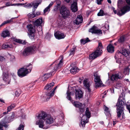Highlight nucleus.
<instances>
[{
    "instance_id": "f257e3e1",
    "label": "nucleus",
    "mask_w": 130,
    "mask_h": 130,
    "mask_svg": "<svg viewBox=\"0 0 130 130\" xmlns=\"http://www.w3.org/2000/svg\"><path fill=\"white\" fill-rule=\"evenodd\" d=\"M123 93H121L119 98L118 102L117 104V116L118 118H120L122 115V118L121 119H124L125 118V114L124 112V103L122 101L123 99L124 100L125 96L123 95Z\"/></svg>"
},
{
    "instance_id": "f03ea898",
    "label": "nucleus",
    "mask_w": 130,
    "mask_h": 130,
    "mask_svg": "<svg viewBox=\"0 0 130 130\" xmlns=\"http://www.w3.org/2000/svg\"><path fill=\"white\" fill-rule=\"evenodd\" d=\"M48 115L45 112H42L39 114L37 117L39 120L36 122V124L38 125L39 128L43 129H47V125L44 124V121L43 120H45V119H46Z\"/></svg>"
},
{
    "instance_id": "7ed1b4c3",
    "label": "nucleus",
    "mask_w": 130,
    "mask_h": 130,
    "mask_svg": "<svg viewBox=\"0 0 130 130\" xmlns=\"http://www.w3.org/2000/svg\"><path fill=\"white\" fill-rule=\"evenodd\" d=\"M32 64L31 63H30L28 65L25 66L23 67L20 68L18 72V76L20 77H22L30 72L32 68Z\"/></svg>"
},
{
    "instance_id": "20e7f679",
    "label": "nucleus",
    "mask_w": 130,
    "mask_h": 130,
    "mask_svg": "<svg viewBox=\"0 0 130 130\" xmlns=\"http://www.w3.org/2000/svg\"><path fill=\"white\" fill-rule=\"evenodd\" d=\"M128 5H126L122 7L120 10L118 11L117 14L119 16H121L130 10V0H125Z\"/></svg>"
},
{
    "instance_id": "39448f33",
    "label": "nucleus",
    "mask_w": 130,
    "mask_h": 130,
    "mask_svg": "<svg viewBox=\"0 0 130 130\" xmlns=\"http://www.w3.org/2000/svg\"><path fill=\"white\" fill-rule=\"evenodd\" d=\"M58 60H56L50 65V69L52 71V72H51V73L57 70L60 68L62 65V59L60 60L59 63L57 62Z\"/></svg>"
},
{
    "instance_id": "423d86ee",
    "label": "nucleus",
    "mask_w": 130,
    "mask_h": 130,
    "mask_svg": "<svg viewBox=\"0 0 130 130\" xmlns=\"http://www.w3.org/2000/svg\"><path fill=\"white\" fill-rule=\"evenodd\" d=\"M60 14L62 17L64 19L68 18L70 15V12L69 9L64 5H63L59 9Z\"/></svg>"
},
{
    "instance_id": "0eeeda50",
    "label": "nucleus",
    "mask_w": 130,
    "mask_h": 130,
    "mask_svg": "<svg viewBox=\"0 0 130 130\" xmlns=\"http://www.w3.org/2000/svg\"><path fill=\"white\" fill-rule=\"evenodd\" d=\"M34 26V25L30 24L27 26L28 32V35L30 38L32 40L34 39L35 32V28Z\"/></svg>"
},
{
    "instance_id": "6e6552de",
    "label": "nucleus",
    "mask_w": 130,
    "mask_h": 130,
    "mask_svg": "<svg viewBox=\"0 0 130 130\" xmlns=\"http://www.w3.org/2000/svg\"><path fill=\"white\" fill-rule=\"evenodd\" d=\"M37 49L35 45L27 47L25 48L23 52V55L24 56H26L32 54Z\"/></svg>"
},
{
    "instance_id": "1a4fd4ad",
    "label": "nucleus",
    "mask_w": 130,
    "mask_h": 130,
    "mask_svg": "<svg viewBox=\"0 0 130 130\" xmlns=\"http://www.w3.org/2000/svg\"><path fill=\"white\" fill-rule=\"evenodd\" d=\"M103 53L102 50L97 48L96 50L92 54L89 55V59L93 60L97 57L101 56Z\"/></svg>"
},
{
    "instance_id": "9d476101",
    "label": "nucleus",
    "mask_w": 130,
    "mask_h": 130,
    "mask_svg": "<svg viewBox=\"0 0 130 130\" xmlns=\"http://www.w3.org/2000/svg\"><path fill=\"white\" fill-rule=\"evenodd\" d=\"M95 78L94 80L96 85V87H99L101 86L102 84V82L100 79V77L98 75H94Z\"/></svg>"
},
{
    "instance_id": "9b49d317",
    "label": "nucleus",
    "mask_w": 130,
    "mask_h": 130,
    "mask_svg": "<svg viewBox=\"0 0 130 130\" xmlns=\"http://www.w3.org/2000/svg\"><path fill=\"white\" fill-rule=\"evenodd\" d=\"M123 76L124 75L122 73L119 72L117 73L112 74L111 76V79L112 81L116 80L122 78Z\"/></svg>"
},
{
    "instance_id": "f8f14e48",
    "label": "nucleus",
    "mask_w": 130,
    "mask_h": 130,
    "mask_svg": "<svg viewBox=\"0 0 130 130\" xmlns=\"http://www.w3.org/2000/svg\"><path fill=\"white\" fill-rule=\"evenodd\" d=\"M34 25L37 27L39 26L40 29L39 31L42 30V26L43 24V19L42 18L37 19L34 22Z\"/></svg>"
},
{
    "instance_id": "ddd939ff",
    "label": "nucleus",
    "mask_w": 130,
    "mask_h": 130,
    "mask_svg": "<svg viewBox=\"0 0 130 130\" xmlns=\"http://www.w3.org/2000/svg\"><path fill=\"white\" fill-rule=\"evenodd\" d=\"M46 123H44V125H47V129L49 127V124L53 123L54 122V119L50 115H48L46 119H45Z\"/></svg>"
},
{
    "instance_id": "4468645a",
    "label": "nucleus",
    "mask_w": 130,
    "mask_h": 130,
    "mask_svg": "<svg viewBox=\"0 0 130 130\" xmlns=\"http://www.w3.org/2000/svg\"><path fill=\"white\" fill-rule=\"evenodd\" d=\"M82 115L80 126H82V127H84L85 126L86 124L88 122L89 119H88V118L86 115Z\"/></svg>"
},
{
    "instance_id": "2eb2a0df",
    "label": "nucleus",
    "mask_w": 130,
    "mask_h": 130,
    "mask_svg": "<svg viewBox=\"0 0 130 130\" xmlns=\"http://www.w3.org/2000/svg\"><path fill=\"white\" fill-rule=\"evenodd\" d=\"M14 114L13 113H12L11 115L6 116L4 119L5 120H6L7 119V120L6 121V123H9L12 121L14 119Z\"/></svg>"
},
{
    "instance_id": "dca6fc26",
    "label": "nucleus",
    "mask_w": 130,
    "mask_h": 130,
    "mask_svg": "<svg viewBox=\"0 0 130 130\" xmlns=\"http://www.w3.org/2000/svg\"><path fill=\"white\" fill-rule=\"evenodd\" d=\"M54 36L56 38L58 39H63L65 36L64 34L59 31H57L55 33Z\"/></svg>"
},
{
    "instance_id": "f3484780",
    "label": "nucleus",
    "mask_w": 130,
    "mask_h": 130,
    "mask_svg": "<svg viewBox=\"0 0 130 130\" xmlns=\"http://www.w3.org/2000/svg\"><path fill=\"white\" fill-rule=\"evenodd\" d=\"M75 97L76 99H80L83 96V92L82 91L79 90L75 89Z\"/></svg>"
},
{
    "instance_id": "a211bd4d",
    "label": "nucleus",
    "mask_w": 130,
    "mask_h": 130,
    "mask_svg": "<svg viewBox=\"0 0 130 130\" xmlns=\"http://www.w3.org/2000/svg\"><path fill=\"white\" fill-rule=\"evenodd\" d=\"M83 21V17L81 15H78L77 17L74 22L76 24H79L81 23Z\"/></svg>"
},
{
    "instance_id": "6ab92c4d",
    "label": "nucleus",
    "mask_w": 130,
    "mask_h": 130,
    "mask_svg": "<svg viewBox=\"0 0 130 130\" xmlns=\"http://www.w3.org/2000/svg\"><path fill=\"white\" fill-rule=\"evenodd\" d=\"M71 9L72 12H75L78 10L77 4L76 2H74L72 4L71 6Z\"/></svg>"
},
{
    "instance_id": "aec40b11",
    "label": "nucleus",
    "mask_w": 130,
    "mask_h": 130,
    "mask_svg": "<svg viewBox=\"0 0 130 130\" xmlns=\"http://www.w3.org/2000/svg\"><path fill=\"white\" fill-rule=\"evenodd\" d=\"M83 84L84 85V86L87 88L88 91L89 92H90L91 90L89 88L90 85L88 82V79H86L84 80Z\"/></svg>"
},
{
    "instance_id": "412c9836",
    "label": "nucleus",
    "mask_w": 130,
    "mask_h": 130,
    "mask_svg": "<svg viewBox=\"0 0 130 130\" xmlns=\"http://www.w3.org/2000/svg\"><path fill=\"white\" fill-rule=\"evenodd\" d=\"M12 47V46L11 45L7 43L4 44L2 46V49L6 50H9Z\"/></svg>"
},
{
    "instance_id": "4be33fe9",
    "label": "nucleus",
    "mask_w": 130,
    "mask_h": 130,
    "mask_svg": "<svg viewBox=\"0 0 130 130\" xmlns=\"http://www.w3.org/2000/svg\"><path fill=\"white\" fill-rule=\"evenodd\" d=\"M10 36V33L9 31L7 30H5L2 32L1 36L3 38H5Z\"/></svg>"
},
{
    "instance_id": "5701e85b",
    "label": "nucleus",
    "mask_w": 130,
    "mask_h": 130,
    "mask_svg": "<svg viewBox=\"0 0 130 130\" xmlns=\"http://www.w3.org/2000/svg\"><path fill=\"white\" fill-rule=\"evenodd\" d=\"M54 85V83L53 82L47 84L45 86L44 89L47 90H50L52 88Z\"/></svg>"
},
{
    "instance_id": "b1692460",
    "label": "nucleus",
    "mask_w": 130,
    "mask_h": 130,
    "mask_svg": "<svg viewBox=\"0 0 130 130\" xmlns=\"http://www.w3.org/2000/svg\"><path fill=\"white\" fill-rule=\"evenodd\" d=\"M52 75V74H51V73H50L45 74L42 77L41 80L44 81L47 79L48 78L51 77Z\"/></svg>"
},
{
    "instance_id": "393cba45",
    "label": "nucleus",
    "mask_w": 130,
    "mask_h": 130,
    "mask_svg": "<svg viewBox=\"0 0 130 130\" xmlns=\"http://www.w3.org/2000/svg\"><path fill=\"white\" fill-rule=\"evenodd\" d=\"M114 47L111 44H109L107 47V49L108 52L110 53H112L114 52Z\"/></svg>"
},
{
    "instance_id": "a878e982",
    "label": "nucleus",
    "mask_w": 130,
    "mask_h": 130,
    "mask_svg": "<svg viewBox=\"0 0 130 130\" xmlns=\"http://www.w3.org/2000/svg\"><path fill=\"white\" fill-rule=\"evenodd\" d=\"M41 2V1L39 0L37 1L36 3H33V5L34 7V9H33V11L35 12V10L37 9L38 6L40 4Z\"/></svg>"
},
{
    "instance_id": "bb28decb",
    "label": "nucleus",
    "mask_w": 130,
    "mask_h": 130,
    "mask_svg": "<svg viewBox=\"0 0 130 130\" xmlns=\"http://www.w3.org/2000/svg\"><path fill=\"white\" fill-rule=\"evenodd\" d=\"M79 70L76 67H72L70 70L71 73L73 74H75L77 73Z\"/></svg>"
},
{
    "instance_id": "cd10ccee",
    "label": "nucleus",
    "mask_w": 130,
    "mask_h": 130,
    "mask_svg": "<svg viewBox=\"0 0 130 130\" xmlns=\"http://www.w3.org/2000/svg\"><path fill=\"white\" fill-rule=\"evenodd\" d=\"M12 39L14 41H15L20 44H26V42L25 41L23 40L19 39H18L15 38H13Z\"/></svg>"
},
{
    "instance_id": "c85d7f7f",
    "label": "nucleus",
    "mask_w": 130,
    "mask_h": 130,
    "mask_svg": "<svg viewBox=\"0 0 130 130\" xmlns=\"http://www.w3.org/2000/svg\"><path fill=\"white\" fill-rule=\"evenodd\" d=\"M57 87L56 86L53 89V90L52 92L51 91L50 92H47L46 93V95L49 96V99L54 95L55 93V90L56 89Z\"/></svg>"
},
{
    "instance_id": "c756f323",
    "label": "nucleus",
    "mask_w": 130,
    "mask_h": 130,
    "mask_svg": "<svg viewBox=\"0 0 130 130\" xmlns=\"http://www.w3.org/2000/svg\"><path fill=\"white\" fill-rule=\"evenodd\" d=\"M122 55L126 57L128 56L130 53V52L127 50L123 49L121 51Z\"/></svg>"
},
{
    "instance_id": "7c9ffc66",
    "label": "nucleus",
    "mask_w": 130,
    "mask_h": 130,
    "mask_svg": "<svg viewBox=\"0 0 130 130\" xmlns=\"http://www.w3.org/2000/svg\"><path fill=\"white\" fill-rule=\"evenodd\" d=\"M3 80L5 82H7L9 80L8 75V73H3Z\"/></svg>"
},
{
    "instance_id": "2f4dec72",
    "label": "nucleus",
    "mask_w": 130,
    "mask_h": 130,
    "mask_svg": "<svg viewBox=\"0 0 130 130\" xmlns=\"http://www.w3.org/2000/svg\"><path fill=\"white\" fill-rule=\"evenodd\" d=\"M15 106V104H11L10 106L8 107L7 109V112H4L3 113V114H5L7 113L9 111L11 110V109L14 108Z\"/></svg>"
},
{
    "instance_id": "473e14b6",
    "label": "nucleus",
    "mask_w": 130,
    "mask_h": 130,
    "mask_svg": "<svg viewBox=\"0 0 130 130\" xmlns=\"http://www.w3.org/2000/svg\"><path fill=\"white\" fill-rule=\"evenodd\" d=\"M66 93L67 94V96L66 97L71 102H73V100L72 99L71 97V92L69 91V90H68Z\"/></svg>"
},
{
    "instance_id": "72a5a7b5",
    "label": "nucleus",
    "mask_w": 130,
    "mask_h": 130,
    "mask_svg": "<svg viewBox=\"0 0 130 130\" xmlns=\"http://www.w3.org/2000/svg\"><path fill=\"white\" fill-rule=\"evenodd\" d=\"M122 55L121 51L117 52L115 56V58L116 59H117L118 58H121Z\"/></svg>"
},
{
    "instance_id": "f704fd0d",
    "label": "nucleus",
    "mask_w": 130,
    "mask_h": 130,
    "mask_svg": "<svg viewBox=\"0 0 130 130\" xmlns=\"http://www.w3.org/2000/svg\"><path fill=\"white\" fill-rule=\"evenodd\" d=\"M13 18H11L10 20H8L4 22L0 25V27H2L4 25L8 23H9L12 22V19Z\"/></svg>"
},
{
    "instance_id": "c9c22d12",
    "label": "nucleus",
    "mask_w": 130,
    "mask_h": 130,
    "mask_svg": "<svg viewBox=\"0 0 130 130\" xmlns=\"http://www.w3.org/2000/svg\"><path fill=\"white\" fill-rule=\"evenodd\" d=\"M97 28V27L95 26H93L91 28L89 29V31L90 32H91L92 34H94L96 29Z\"/></svg>"
},
{
    "instance_id": "e433bc0d",
    "label": "nucleus",
    "mask_w": 130,
    "mask_h": 130,
    "mask_svg": "<svg viewBox=\"0 0 130 130\" xmlns=\"http://www.w3.org/2000/svg\"><path fill=\"white\" fill-rule=\"evenodd\" d=\"M35 12L33 11L32 13H29L28 14V18L30 19H32V18H34L36 17V15L34 13Z\"/></svg>"
},
{
    "instance_id": "4c0bfd02",
    "label": "nucleus",
    "mask_w": 130,
    "mask_h": 130,
    "mask_svg": "<svg viewBox=\"0 0 130 130\" xmlns=\"http://www.w3.org/2000/svg\"><path fill=\"white\" fill-rule=\"evenodd\" d=\"M104 109L105 111V113L106 115H110V111L108 107H107L105 106H104Z\"/></svg>"
},
{
    "instance_id": "58836bf2",
    "label": "nucleus",
    "mask_w": 130,
    "mask_h": 130,
    "mask_svg": "<svg viewBox=\"0 0 130 130\" xmlns=\"http://www.w3.org/2000/svg\"><path fill=\"white\" fill-rule=\"evenodd\" d=\"M85 113V115L87 116L88 119L90 118V117L91 113L89 111L88 108H86Z\"/></svg>"
},
{
    "instance_id": "ea45409f",
    "label": "nucleus",
    "mask_w": 130,
    "mask_h": 130,
    "mask_svg": "<svg viewBox=\"0 0 130 130\" xmlns=\"http://www.w3.org/2000/svg\"><path fill=\"white\" fill-rule=\"evenodd\" d=\"M74 105L75 106L80 108L81 107L82 104L79 102H74Z\"/></svg>"
},
{
    "instance_id": "a19ab883",
    "label": "nucleus",
    "mask_w": 130,
    "mask_h": 130,
    "mask_svg": "<svg viewBox=\"0 0 130 130\" xmlns=\"http://www.w3.org/2000/svg\"><path fill=\"white\" fill-rule=\"evenodd\" d=\"M90 41L88 38H87L86 39H82L81 40V42L82 44H84Z\"/></svg>"
},
{
    "instance_id": "79ce46f5",
    "label": "nucleus",
    "mask_w": 130,
    "mask_h": 130,
    "mask_svg": "<svg viewBox=\"0 0 130 130\" xmlns=\"http://www.w3.org/2000/svg\"><path fill=\"white\" fill-rule=\"evenodd\" d=\"M125 41V38L124 37L122 36L120 37V38L118 40V42L119 43H122L123 42Z\"/></svg>"
},
{
    "instance_id": "37998d69",
    "label": "nucleus",
    "mask_w": 130,
    "mask_h": 130,
    "mask_svg": "<svg viewBox=\"0 0 130 130\" xmlns=\"http://www.w3.org/2000/svg\"><path fill=\"white\" fill-rule=\"evenodd\" d=\"M102 33L101 30L100 29H98L97 28L96 29L95 32H94V34H97L98 35L102 34Z\"/></svg>"
},
{
    "instance_id": "c03bdc74",
    "label": "nucleus",
    "mask_w": 130,
    "mask_h": 130,
    "mask_svg": "<svg viewBox=\"0 0 130 130\" xmlns=\"http://www.w3.org/2000/svg\"><path fill=\"white\" fill-rule=\"evenodd\" d=\"M24 124H21L16 130H23L24 127Z\"/></svg>"
},
{
    "instance_id": "a18cd8bd",
    "label": "nucleus",
    "mask_w": 130,
    "mask_h": 130,
    "mask_svg": "<svg viewBox=\"0 0 130 130\" xmlns=\"http://www.w3.org/2000/svg\"><path fill=\"white\" fill-rule=\"evenodd\" d=\"M76 50V49L75 48H73L72 49H71L70 51V54L69 55L70 56L74 55Z\"/></svg>"
},
{
    "instance_id": "49530a36",
    "label": "nucleus",
    "mask_w": 130,
    "mask_h": 130,
    "mask_svg": "<svg viewBox=\"0 0 130 130\" xmlns=\"http://www.w3.org/2000/svg\"><path fill=\"white\" fill-rule=\"evenodd\" d=\"M79 110L80 113H81L80 114V117H81L83 115V114H82L83 112L84 111L85 109L84 108L81 107L80 108H79Z\"/></svg>"
},
{
    "instance_id": "de8ad7c7",
    "label": "nucleus",
    "mask_w": 130,
    "mask_h": 130,
    "mask_svg": "<svg viewBox=\"0 0 130 130\" xmlns=\"http://www.w3.org/2000/svg\"><path fill=\"white\" fill-rule=\"evenodd\" d=\"M104 12L102 10H100L99 12L98 13V16H102L104 15Z\"/></svg>"
},
{
    "instance_id": "09e8293b",
    "label": "nucleus",
    "mask_w": 130,
    "mask_h": 130,
    "mask_svg": "<svg viewBox=\"0 0 130 130\" xmlns=\"http://www.w3.org/2000/svg\"><path fill=\"white\" fill-rule=\"evenodd\" d=\"M103 47L101 42H99V43L98 47L97 48L99 49L100 50H102Z\"/></svg>"
},
{
    "instance_id": "8fccbe9b",
    "label": "nucleus",
    "mask_w": 130,
    "mask_h": 130,
    "mask_svg": "<svg viewBox=\"0 0 130 130\" xmlns=\"http://www.w3.org/2000/svg\"><path fill=\"white\" fill-rule=\"evenodd\" d=\"M58 6H55L54 7L53 10L55 12H57L58 11L59 8Z\"/></svg>"
},
{
    "instance_id": "3c124183",
    "label": "nucleus",
    "mask_w": 130,
    "mask_h": 130,
    "mask_svg": "<svg viewBox=\"0 0 130 130\" xmlns=\"http://www.w3.org/2000/svg\"><path fill=\"white\" fill-rule=\"evenodd\" d=\"M50 8L48 7V6H47L44 9V13H45L47 11H50Z\"/></svg>"
},
{
    "instance_id": "603ef678",
    "label": "nucleus",
    "mask_w": 130,
    "mask_h": 130,
    "mask_svg": "<svg viewBox=\"0 0 130 130\" xmlns=\"http://www.w3.org/2000/svg\"><path fill=\"white\" fill-rule=\"evenodd\" d=\"M116 60V62L117 63L120 64L121 63V58H118Z\"/></svg>"
},
{
    "instance_id": "864d4df0",
    "label": "nucleus",
    "mask_w": 130,
    "mask_h": 130,
    "mask_svg": "<svg viewBox=\"0 0 130 130\" xmlns=\"http://www.w3.org/2000/svg\"><path fill=\"white\" fill-rule=\"evenodd\" d=\"M33 4V3H32L30 4H28L26 5L25 7H31L32 6Z\"/></svg>"
},
{
    "instance_id": "5fc2aeb1",
    "label": "nucleus",
    "mask_w": 130,
    "mask_h": 130,
    "mask_svg": "<svg viewBox=\"0 0 130 130\" xmlns=\"http://www.w3.org/2000/svg\"><path fill=\"white\" fill-rule=\"evenodd\" d=\"M126 107L127 109L128 110L129 112L130 113V103L128 105L127 104Z\"/></svg>"
},
{
    "instance_id": "6e6d98bb",
    "label": "nucleus",
    "mask_w": 130,
    "mask_h": 130,
    "mask_svg": "<svg viewBox=\"0 0 130 130\" xmlns=\"http://www.w3.org/2000/svg\"><path fill=\"white\" fill-rule=\"evenodd\" d=\"M5 60V58L3 56H0V61H4Z\"/></svg>"
},
{
    "instance_id": "4d7b16f0",
    "label": "nucleus",
    "mask_w": 130,
    "mask_h": 130,
    "mask_svg": "<svg viewBox=\"0 0 130 130\" xmlns=\"http://www.w3.org/2000/svg\"><path fill=\"white\" fill-rule=\"evenodd\" d=\"M103 0H97V4L98 5H101V2Z\"/></svg>"
},
{
    "instance_id": "13d9d810",
    "label": "nucleus",
    "mask_w": 130,
    "mask_h": 130,
    "mask_svg": "<svg viewBox=\"0 0 130 130\" xmlns=\"http://www.w3.org/2000/svg\"><path fill=\"white\" fill-rule=\"evenodd\" d=\"M15 94L17 96H18L20 94V93L18 91H16L15 92Z\"/></svg>"
},
{
    "instance_id": "bf43d9fd",
    "label": "nucleus",
    "mask_w": 130,
    "mask_h": 130,
    "mask_svg": "<svg viewBox=\"0 0 130 130\" xmlns=\"http://www.w3.org/2000/svg\"><path fill=\"white\" fill-rule=\"evenodd\" d=\"M3 123L0 122V129L3 128Z\"/></svg>"
},
{
    "instance_id": "052dcab7",
    "label": "nucleus",
    "mask_w": 130,
    "mask_h": 130,
    "mask_svg": "<svg viewBox=\"0 0 130 130\" xmlns=\"http://www.w3.org/2000/svg\"><path fill=\"white\" fill-rule=\"evenodd\" d=\"M3 126H4L5 128H7L8 127V124H7L3 123Z\"/></svg>"
},
{
    "instance_id": "680f3d73",
    "label": "nucleus",
    "mask_w": 130,
    "mask_h": 130,
    "mask_svg": "<svg viewBox=\"0 0 130 130\" xmlns=\"http://www.w3.org/2000/svg\"><path fill=\"white\" fill-rule=\"evenodd\" d=\"M53 3H54L53 2H51L48 6V7L50 8V7L53 5Z\"/></svg>"
},
{
    "instance_id": "e2e57ef3",
    "label": "nucleus",
    "mask_w": 130,
    "mask_h": 130,
    "mask_svg": "<svg viewBox=\"0 0 130 130\" xmlns=\"http://www.w3.org/2000/svg\"><path fill=\"white\" fill-rule=\"evenodd\" d=\"M57 4L58 6H59L60 4V2L59 1H57Z\"/></svg>"
},
{
    "instance_id": "0e129e2a",
    "label": "nucleus",
    "mask_w": 130,
    "mask_h": 130,
    "mask_svg": "<svg viewBox=\"0 0 130 130\" xmlns=\"http://www.w3.org/2000/svg\"><path fill=\"white\" fill-rule=\"evenodd\" d=\"M122 1L121 0H119L118 1V6L120 5V4L121 3Z\"/></svg>"
},
{
    "instance_id": "69168bd1",
    "label": "nucleus",
    "mask_w": 130,
    "mask_h": 130,
    "mask_svg": "<svg viewBox=\"0 0 130 130\" xmlns=\"http://www.w3.org/2000/svg\"><path fill=\"white\" fill-rule=\"evenodd\" d=\"M112 9L113 10V11L115 14L117 13V11L115 10V8L114 7H112Z\"/></svg>"
},
{
    "instance_id": "338daca9",
    "label": "nucleus",
    "mask_w": 130,
    "mask_h": 130,
    "mask_svg": "<svg viewBox=\"0 0 130 130\" xmlns=\"http://www.w3.org/2000/svg\"><path fill=\"white\" fill-rule=\"evenodd\" d=\"M6 5L7 6H10V3L8 2L6 3Z\"/></svg>"
},
{
    "instance_id": "774afa93",
    "label": "nucleus",
    "mask_w": 130,
    "mask_h": 130,
    "mask_svg": "<svg viewBox=\"0 0 130 130\" xmlns=\"http://www.w3.org/2000/svg\"><path fill=\"white\" fill-rule=\"evenodd\" d=\"M40 12H37L36 13V14L35 15H36V16L37 15H40Z\"/></svg>"
}]
</instances>
